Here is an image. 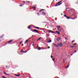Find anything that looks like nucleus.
<instances>
[{
  "label": "nucleus",
  "mask_w": 78,
  "mask_h": 78,
  "mask_svg": "<svg viewBox=\"0 0 78 78\" xmlns=\"http://www.w3.org/2000/svg\"><path fill=\"white\" fill-rule=\"evenodd\" d=\"M62 2V1L61 0V1H60V2H58V3L56 4L55 6H60V5H61L62 3H61V2Z\"/></svg>",
  "instance_id": "f257e3e1"
},
{
  "label": "nucleus",
  "mask_w": 78,
  "mask_h": 78,
  "mask_svg": "<svg viewBox=\"0 0 78 78\" xmlns=\"http://www.w3.org/2000/svg\"><path fill=\"white\" fill-rule=\"evenodd\" d=\"M57 46L58 47H62V43H60L57 44Z\"/></svg>",
  "instance_id": "f03ea898"
},
{
  "label": "nucleus",
  "mask_w": 78,
  "mask_h": 78,
  "mask_svg": "<svg viewBox=\"0 0 78 78\" xmlns=\"http://www.w3.org/2000/svg\"><path fill=\"white\" fill-rule=\"evenodd\" d=\"M47 31L49 32V33H55V32L50 30H48Z\"/></svg>",
  "instance_id": "7ed1b4c3"
},
{
  "label": "nucleus",
  "mask_w": 78,
  "mask_h": 78,
  "mask_svg": "<svg viewBox=\"0 0 78 78\" xmlns=\"http://www.w3.org/2000/svg\"><path fill=\"white\" fill-rule=\"evenodd\" d=\"M31 30L32 31H33V32H34V33H37V32H38L37 30H36V29L33 30Z\"/></svg>",
  "instance_id": "20e7f679"
},
{
  "label": "nucleus",
  "mask_w": 78,
  "mask_h": 78,
  "mask_svg": "<svg viewBox=\"0 0 78 78\" xmlns=\"http://www.w3.org/2000/svg\"><path fill=\"white\" fill-rule=\"evenodd\" d=\"M64 17H66L67 19H70V17H68V16H67L66 15H64Z\"/></svg>",
  "instance_id": "39448f33"
},
{
  "label": "nucleus",
  "mask_w": 78,
  "mask_h": 78,
  "mask_svg": "<svg viewBox=\"0 0 78 78\" xmlns=\"http://www.w3.org/2000/svg\"><path fill=\"white\" fill-rule=\"evenodd\" d=\"M60 39H61V38H60V37H58L56 39L57 41H60Z\"/></svg>",
  "instance_id": "423d86ee"
},
{
  "label": "nucleus",
  "mask_w": 78,
  "mask_h": 78,
  "mask_svg": "<svg viewBox=\"0 0 78 78\" xmlns=\"http://www.w3.org/2000/svg\"><path fill=\"white\" fill-rule=\"evenodd\" d=\"M42 14L43 16H44V15H45V12H42Z\"/></svg>",
  "instance_id": "0eeeda50"
},
{
  "label": "nucleus",
  "mask_w": 78,
  "mask_h": 78,
  "mask_svg": "<svg viewBox=\"0 0 78 78\" xmlns=\"http://www.w3.org/2000/svg\"><path fill=\"white\" fill-rule=\"evenodd\" d=\"M53 45H54V46H55V47H58V45H57L56 44H55V43L53 44Z\"/></svg>",
  "instance_id": "6e6552de"
},
{
  "label": "nucleus",
  "mask_w": 78,
  "mask_h": 78,
  "mask_svg": "<svg viewBox=\"0 0 78 78\" xmlns=\"http://www.w3.org/2000/svg\"><path fill=\"white\" fill-rule=\"evenodd\" d=\"M12 42V40H10L8 42V43H11Z\"/></svg>",
  "instance_id": "1a4fd4ad"
},
{
  "label": "nucleus",
  "mask_w": 78,
  "mask_h": 78,
  "mask_svg": "<svg viewBox=\"0 0 78 78\" xmlns=\"http://www.w3.org/2000/svg\"><path fill=\"white\" fill-rule=\"evenodd\" d=\"M20 75V74H15L16 76L18 77Z\"/></svg>",
  "instance_id": "9d476101"
},
{
  "label": "nucleus",
  "mask_w": 78,
  "mask_h": 78,
  "mask_svg": "<svg viewBox=\"0 0 78 78\" xmlns=\"http://www.w3.org/2000/svg\"><path fill=\"white\" fill-rule=\"evenodd\" d=\"M44 11V9H41L39 11V12H42V11Z\"/></svg>",
  "instance_id": "9b49d317"
},
{
  "label": "nucleus",
  "mask_w": 78,
  "mask_h": 78,
  "mask_svg": "<svg viewBox=\"0 0 78 78\" xmlns=\"http://www.w3.org/2000/svg\"><path fill=\"white\" fill-rule=\"evenodd\" d=\"M56 33H58V34L59 35L60 34V33H59V32L58 31H56Z\"/></svg>",
  "instance_id": "f8f14e48"
},
{
  "label": "nucleus",
  "mask_w": 78,
  "mask_h": 78,
  "mask_svg": "<svg viewBox=\"0 0 78 78\" xmlns=\"http://www.w3.org/2000/svg\"><path fill=\"white\" fill-rule=\"evenodd\" d=\"M28 40H27L26 41L24 42V44H25L26 43H27V42H28Z\"/></svg>",
  "instance_id": "ddd939ff"
},
{
  "label": "nucleus",
  "mask_w": 78,
  "mask_h": 78,
  "mask_svg": "<svg viewBox=\"0 0 78 78\" xmlns=\"http://www.w3.org/2000/svg\"><path fill=\"white\" fill-rule=\"evenodd\" d=\"M4 74H5V75H9V74H7L5 73H4Z\"/></svg>",
  "instance_id": "4468645a"
},
{
  "label": "nucleus",
  "mask_w": 78,
  "mask_h": 78,
  "mask_svg": "<svg viewBox=\"0 0 78 78\" xmlns=\"http://www.w3.org/2000/svg\"><path fill=\"white\" fill-rule=\"evenodd\" d=\"M34 28H35V29H38V30H39V27H34Z\"/></svg>",
  "instance_id": "2eb2a0df"
},
{
  "label": "nucleus",
  "mask_w": 78,
  "mask_h": 78,
  "mask_svg": "<svg viewBox=\"0 0 78 78\" xmlns=\"http://www.w3.org/2000/svg\"><path fill=\"white\" fill-rule=\"evenodd\" d=\"M48 42H51V40H49V41H48Z\"/></svg>",
  "instance_id": "dca6fc26"
},
{
  "label": "nucleus",
  "mask_w": 78,
  "mask_h": 78,
  "mask_svg": "<svg viewBox=\"0 0 78 78\" xmlns=\"http://www.w3.org/2000/svg\"><path fill=\"white\" fill-rule=\"evenodd\" d=\"M31 25L30 26H28V28L29 29H30V28H31Z\"/></svg>",
  "instance_id": "f3484780"
},
{
  "label": "nucleus",
  "mask_w": 78,
  "mask_h": 78,
  "mask_svg": "<svg viewBox=\"0 0 78 78\" xmlns=\"http://www.w3.org/2000/svg\"><path fill=\"white\" fill-rule=\"evenodd\" d=\"M69 67V65H68L66 67V69H67V68H68Z\"/></svg>",
  "instance_id": "a211bd4d"
},
{
  "label": "nucleus",
  "mask_w": 78,
  "mask_h": 78,
  "mask_svg": "<svg viewBox=\"0 0 78 78\" xmlns=\"http://www.w3.org/2000/svg\"><path fill=\"white\" fill-rule=\"evenodd\" d=\"M40 39H42H42H43V38H42V37H40L39 38V40H40Z\"/></svg>",
  "instance_id": "6ab92c4d"
},
{
  "label": "nucleus",
  "mask_w": 78,
  "mask_h": 78,
  "mask_svg": "<svg viewBox=\"0 0 78 78\" xmlns=\"http://www.w3.org/2000/svg\"><path fill=\"white\" fill-rule=\"evenodd\" d=\"M57 27L58 28H60V26H57Z\"/></svg>",
  "instance_id": "aec40b11"
},
{
  "label": "nucleus",
  "mask_w": 78,
  "mask_h": 78,
  "mask_svg": "<svg viewBox=\"0 0 78 78\" xmlns=\"http://www.w3.org/2000/svg\"><path fill=\"white\" fill-rule=\"evenodd\" d=\"M75 42V41L73 40V41H72V43H74V42Z\"/></svg>",
  "instance_id": "412c9836"
},
{
  "label": "nucleus",
  "mask_w": 78,
  "mask_h": 78,
  "mask_svg": "<svg viewBox=\"0 0 78 78\" xmlns=\"http://www.w3.org/2000/svg\"><path fill=\"white\" fill-rule=\"evenodd\" d=\"M71 19H73V20H74V19H75L74 18H71Z\"/></svg>",
  "instance_id": "4be33fe9"
},
{
  "label": "nucleus",
  "mask_w": 78,
  "mask_h": 78,
  "mask_svg": "<svg viewBox=\"0 0 78 78\" xmlns=\"http://www.w3.org/2000/svg\"><path fill=\"white\" fill-rule=\"evenodd\" d=\"M32 8H33L34 9H36V7H32Z\"/></svg>",
  "instance_id": "5701e85b"
},
{
  "label": "nucleus",
  "mask_w": 78,
  "mask_h": 78,
  "mask_svg": "<svg viewBox=\"0 0 78 78\" xmlns=\"http://www.w3.org/2000/svg\"><path fill=\"white\" fill-rule=\"evenodd\" d=\"M70 48H73V47H75V46H70Z\"/></svg>",
  "instance_id": "b1692460"
},
{
  "label": "nucleus",
  "mask_w": 78,
  "mask_h": 78,
  "mask_svg": "<svg viewBox=\"0 0 78 78\" xmlns=\"http://www.w3.org/2000/svg\"><path fill=\"white\" fill-rule=\"evenodd\" d=\"M73 45H76V43H74L73 44Z\"/></svg>",
  "instance_id": "393cba45"
},
{
  "label": "nucleus",
  "mask_w": 78,
  "mask_h": 78,
  "mask_svg": "<svg viewBox=\"0 0 78 78\" xmlns=\"http://www.w3.org/2000/svg\"><path fill=\"white\" fill-rule=\"evenodd\" d=\"M26 2H27V3H30V2L28 1H26Z\"/></svg>",
  "instance_id": "a878e982"
},
{
  "label": "nucleus",
  "mask_w": 78,
  "mask_h": 78,
  "mask_svg": "<svg viewBox=\"0 0 78 78\" xmlns=\"http://www.w3.org/2000/svg\"><path fill=\"white\" fill-rule=\"evenodd\" d=\"M52 60H53V61H54V60H55V58H52Z\"/></svg>",
  "instance_id": "bb28decb"
},
{
  "label": "nucleus",
  "mask_w": 78,
  "mask_h": 78,
  "mask_svg": "<svg viewBox=\"0 0 78 78\" xmlns=\"http://www.w3.org/2000/svg\"><path fill=\"white\" fill-rule=\"evenodd\" d=\"M23 5H20V6H22Z\"/></svg>",
  "instance_id": "cd10ccee"
},
{
  "label": "nucleus",
  "mask_w": 78,
  "mask_h": 78,
  "mask_svg": "<svg viewBox=\"0 0 78 78\" xmlns=\"http://www.w3.org/2000/svg\"><path fill=\"white\" fill-rule=\"evenodd\" d=\"M22 42H22H22H20V44H22Z\"/></svg>",
  "instance_id": "c85d7f7f"
},
{
  "label": "nucleus",
  "mask_w": 78,
  "mask_h": 78,
  "mask_svg": "<svg viewBox=\"0 0 78 78\" xmlns=\"http://www.w3.org/2000/svg\"><path fill=\"white\" fill-rule=\"evenodd\" d=\"M41 50V48L40 47L39 48V50Z\"/></svg>",
  "instance_id": "c756f323"
},
{
  "label": "nucleus",
  "mask_w": 78,
  "mask_h": 78,
  "mask_svg": "<svg viewBox=\"0 0 78 78\" xmlns=\"http://www.w3.org/2000/svg\"><path fill=\"white\" fill-rule=\"evenodd\" d=\"M51 58H53V56H51Z\"/></svg>",
  "instance_id": "7c9ffc66"
},
{
  "label": "nucleus",
  "mask_w": 78,
  "mask_h": 78,
  "mask_svg": "<svg viewBox=\"0 0 78 78\" xmlns=\"http://www.w3.org/2000/svg\"><path fill=\"white\" fill-rule=\"evenodd\" d=\"M76 52H77V51H74V53H76Z\"/></svg>",
  "instance_id": "2f4dec72"
},
{
  "label": "nucleus",
  "mask_w": 78,
  "mask_h": 78,
  "mask_svg": "<svg viewBox=\"0 0 78 78\" xmlns=\"http://www.w3.org/2000/svg\"><path fill=\"white\" fill-rule=\"evenodd\" d=\"M50 48V47L48 46V48Z\"/></svg>",
  "instance_id": "473e14b6"
},
{
  "label": "nucleus",
  "mask_w": 78,
  "mask_h": 78,
  "mask_svg": "<svg viewBox=\"0 0 78 78\" xmlns=\"http://www.w3.org/2000/svg\"><path fill=\"white\" fill-rule=\"evenodd\" d=\"M38 50H39V48H38Z\"/></svg>",
  "instance_id": "72a5a7b5"
},
{
  "label": "nucleus",
  "mask_w": 78,
  "mask_h": 78,
  "mask_svg": "<svg viewBox=\"0 0 78 78\" xmlns=\"http://www.w3.org/2000/svg\"><path fill=\"white\" fill-rule=\"evenodd\" d=\"M37 14H38V15H39V13H37Z\"/></svg>",
  "instance_id": "f704fd0d"
},
{
  "label": "nucleus",
  "mask_w": 78,
  "mask_h": 78,
  "mask_svg": "<svg viewBox=\"0 0 78 78\" xmlns=\"http://www.w3.org/2000/svg\"><path fill=\"white\" fill-rule=\"evenodd\" d=\"M23 3H25V1H23Z\"/></svg>",
  "instance_id": "c9c22d12"
},
{
  "label": "nucleus",
  "mask_w": 78,
  "mask_h": 78,
  "mask_svg": "<svg viewBox=\"0 0 78 78\" xmlns=\"http://www.w3.org/2000/svg\"><path fill=\"white\" fill-rule=\"evenodd\" d=\"M27 51H25V52L24 53H27Z\"/></svg>",
  "instance_id": "e433bc0d"
},
{
  "label": "nucleus",
  "mask_w": 78,
  "mask_h": 78,
  "mask_svg": "<svg viewBox=\"0 0 78 78\" xmlns=\"http://www.w3.org/2000/svg\"><path fill=\"white\" fill-rule=\"evenodd\" d=\"M66 39H67V38H65Z\"/></svg>",
  "instance_id": "4c0bfd02"
},
{
  "label": "nucleus",
  "mask_w": 78,
  "mask_h": 78,
  "mask_svg": "<svg viewBox=\"0 0 78 78\" xmlns=\"http://www.w3.org/2000/svg\"><path fill=\"white\" fill-rule=\"evenodd\" d=\"M61 29L59 30V31H61Z\"/></svg>",
  "instance_id": "58836bf2"
},
{
  "label": "nucleus",
  "mask_w": 78,
  "mask_h": 78,
  "mask_svg": "<svg viewBox=\"0 0 78 78\" xmlns=\"http://www.w3.org/2000/svg\"><path fill=\"white\" fill-rule=\"evenodd\" d=\"M72 55H73V54H71V56H72Z\"/></svg>",
  "instance_id": "ea45409f"
},
{
  "label": "nucleus",
  "mask_w": 78,
  "mask_h": 78,
  "mask_svg": "<svg viewBox=\"0 0 78 78\" xmlns=\"http://www.w3.org/2000/svg\"><path fill=\"white\" fill-rule=\"evenodd\" d=\"M21 52H23L22 51V50H21Z\"/></svg>",
  "instance_id": "a19ab883"
},
{
  "label": "nucleus",
  "mask_w": 78,
  "mask_h": 78,
  "mask_svg": "<svg viewBox=\"0 0 78 78\" xmlns=\"http://www.w3.org/2000/svg\"><path fill=\"white\" fill-rule=\"evenodd\" d=\"M6 68L8 67V66H6Z\"/></svg>",
  "instance_id": "79ce46f5"
},
{
  "label": "nucleus",
  "mask_w": 78,
  "mask_h": 78,
  "mask_svg": "<svg viewBox=\"0 0 78 78\" xmlns=\"http://www.w3.org/2000/svg\"><path fill=\"white\" fill-rule=\"evenodd\" d=\"M35 49H37V48H34Z\"/></svg>",
  "instance_id": "37998d69"
},
{
  "label": "nucleus",
  "mask_w": 78,
  "mask_h": 78,
  "mask_svg": "<svg viewBox=\"0 0 78 78\" xmlns=\"http://www.w3.org/2000/svg\"><path fill=\"white\" fill-rule=\"evenodd\" d=\"M58 30H59V29H58Z\"/></svg>",
  "instance_id": "c03bdc74"
},
{
  "label": "nucleus",
  "mask_w": 78,
  "mask_h": 78,
  "mask_svg": "<svg viewBox=\"0 0 78 78\" xmlns=\"http://www.w3.org/2000/svg\"><path fill=\"white\" fill-rule=\"evenodd\" d=\"M38 40H39V38L38 39Z\"/></svg>",
  "instance_id": "a18cd8bd"
},
{
  "label": "nucleus",
  "mask_w": 78,
  "mask_h": 78,
  "mask_svg": "<svg viewBox=\"0 0 78 78\" xmlns=\"http://www.w3.org/2000/svg\"><path fill=\"white\" fill-rule=\"evenodd\" d=\"M33 35L32 36V37H33Z\"/></svg>",
  "instance_id": "49530a36"
},
{
  "label": "nucleus",
  "mask_w": 78,
  "mask_h": 78,
  "mask_svg": "<svg viewBox=\"0 0 78 78\" xmlns=\"http://www.w3.org/2000/svg\"><path fill=\"white\" fill-rule=\"evenodd\" d=\"M20 39H19V40H20Z\"/></svg>",
  "instance_id": "de8ad7c7"
},
{
  "label": "nucleus",
  "mask_w": 78,
  "mask_h": 78,
  "mask_svg": "<svg viewBox=\"0 0 78 78\" xmlns=\"http://www.w3.org/2000/svg\"><path fill=\"white\" fill-rule=\"evenodd\" d=\"M37 47H38L37 46Z\"/></svg>",
  "instance_id": "09e8293b"
},
{
  "label": "nucleus",
  "mask_w": 78,
  "mask_h": 78,
  "mask_svg": "<svg viewBox=\"0 0 78 78\" xmlns=\"http://www.w3.org/2000/svg\"><path fill=\"white\" fill-rule=\"evenodd\" d=\"M69 65V63L68 64Z\"/></svg>",
  "instance_id": "8fccbe9b"
},
{
  "label": "nucleus",
  "mask_w": 78,
  "mask_h": 78,
  "mask_svg": "<svg viewBox=\"0 0 78 78\" xmlns=\"http://www.w3.org/2000/svg\"><path fill=\"white\" fill-rule=\"evenodd\" d=\"M63 36H64V35H63Z\"/></svg>",
  "instance_id": "3c124183"
}]
</instances>
